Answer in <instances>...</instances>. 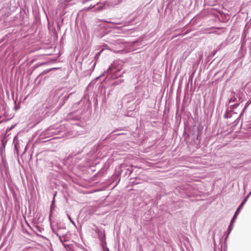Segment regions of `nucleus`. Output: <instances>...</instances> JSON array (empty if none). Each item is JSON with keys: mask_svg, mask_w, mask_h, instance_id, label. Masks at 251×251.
Segmentation results:
<instances>
[{"mask_svg": "<svg viewBox=\"0 0 251 251\" xmlns=\"http://www.w3.org/2000/svg\"><path fill=\"white\" fill-rule=\"evenodd\" d=\"M241 209V208H240V207H238V208L237 209L232 220H231V223H234V221L235 220V219L236 218V217L237 216V215H238V214L240 212V210Z\"/></svg>", "mask_w": 251, "mask_h": 251, "instance_id": "1", "label": "nucleus"}, {"mask_svg": "<svg viewBox=\"0 0 251 251\" xmlns=\"http://www.w3.org/2000/svg\"><path fill=\"white\" fill-rule=\"evenodd\" d=\"M106 243H105V245L103 244V245H102L103 246V251H109V249L107 247V246H106Z\"/></svg>", "mask_w": 251, "mask_h": 251, "instance_id": "2", "label": "nucleus"}, {"mask_svg": "<svg viewBox=\"0 0 251 251\" xmlns=\"http://www.w3.org/2000/svg\"><path fill=\"white\" fill-rule=\"evenodd\" d=\"M95 231L96 233H98L99 234H100V233H101V231L98 227H97L96 229H95Z\"/></svg>", "mask_w": 251, "mask_h": 251, "instance_id": "3", "label": "nucleus"}, {"mask_svg": "<svg viewBox=\"0 0 251 251\" xmlns=\"http://www.w3.org/2000/svg\"><path fill=\"white\" fill-rule=\"evenodd\" d=\"M233 224V223H231V222H230V224L228 227V230L229 231H230L232 229Z\"/></svg>", "mask_w": 251, "mask_h": 251, "instance_id": "4", "label": "nucleus"}, {"mask_svg": "<svg viewBox=\"0 0 251 251\" xmlns=\"http://www.w3.org/2000/svg\"><path fill=\"white\" fill-rule=\"evenodd\" d=\"M69 220H70V221L71 222V223L73 224V225H75V223L74 222V221L72 220V219L71 218V217H70V216H69Z\"/></svg>", "mask_w": 251, "mask_h": 251, "instance_id": "5", "label": "nucleus"}, {"mask_svg": "<svg viewBox=\"0 0 251 251\" xmlns=\"http://www.w3.org/2000/svg\"><path fill=\"white\" fill-rule=\"evenodd\" d=\"M251 194L250 193L243 201H245L246 202Z\"/></svg>", "mask_w": 251, "mask_h": 251, "instance_id": "6", "label": "nucleus"}, {"mask_svg": "<svg viewBox=\"0 0 251 251\" xmlns=\"http://www.w3.org/2000/svg\"><path fill=\"white\" fill-rule=\"evenodd\" d=\"M244 205L243 203H241L240 205H239V207H240V208H242L243 206Z\"/></svg>", "mask_w": 251, "mask_h": 251, "instance_id": "7", "label": "nucleus"}, {"mask_svg": "<svg viewBox=\"0 0 251 251\" xmlns=\"http://www.w3.org/2000/svg\"><path fill=\"white\" fill-rule=\"evenodd\" d=\"M245 202H246L245 201H243L241 203H243V204H244Z\"/></svg>", "mask_w": 251, "mask_h": 251, "instance_id": "8", "label": "nucleus"}, {"mask_svg": "<svg viewBox=\"0 0 251 251\" xmlns=\"http://www.w3.org/2000/svg\"><path fill=\"white\" fill-rule=\"evenodd\" d=\"M250 194H251V192H250Z\"/></svg>", "mask_w": 251, "mask_h": 251, "instance_id": "9", "label": "nucleus"}]
</instances>
